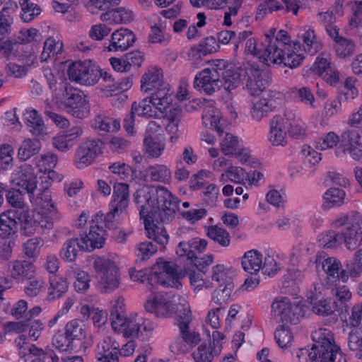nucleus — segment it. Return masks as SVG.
I'll return each instance as SVG.
<instances>
[{
    "label": "nucleus",
    "mask_w": 362,
    "mask_h": 362,
    "mask_svg": "<svg viewBox=\"0 0 362 362\" xmlns=\"http://www.w3.org/2000/svg\"><path fill=\"white\" fill-rule=\"evenodd\" d=\"M134 196L135 202L141 204V218H151L157 223H168L179 211L180 199L163 186L144 185Z\"/></svg>",
    "instance_id": "obj_1"
},
{
    "label": "nucleus",
    "mask_w": 362,
    "mask_h": 362,
    "mask_svg": "<svg viewBox=\"0 0 362 362\" xmlns=\"http://www.w3.org/2000/svg\"><path fill=\"white\" fill-rule=\"evenodd\" d=\"M106 230L99 229L97 226H91L88 233L80 234V238H69L59 252L60 257L66 262H74L79 252L93 251L104 246L107 239Z\"/></svg>",
    "instance_id": "obj_2"
},
{
    "label": "nucleus",
    "mask_w": 362,
    "mask_h": 362,
    "mask_svg": "<svg viewBox=\"0 0 362 362\" xmlns=\"http://www.w3.org/2000/svg\"><path fill=\"white\" fill-rule=\"evenodd\" d=\"M315 344L311 347V362H334L337 355L341 356L340 347L334 342L333 334L326 329L312 333Z\"/></svg>",
    "instance_id": "obj_3"
},
{
    "label": "nucleus",
    "mask_w": 362,
    "mask_h": 362,
    "mask_svg": "<svg viewBox=\"0 0 362 362\" xmlns=\"http://www.w3.org/2000/svg\"><path fill=\"white\" fill-rule=\"evenodd\" d=\"M361 137H317L315 141V148L321 151L336 146L335 154L342 157L347 153L351 157L359 160L362 159V143Z\"/></svg>",
    "instance_id": "obj_4"
},
{
    "label": "nucleus",
    "mask_w": 362,
    "mask_h": 362,
    "mask_svg": "<svg viewBox=\"0 0 362 362\" xmlns=\"http://www.w3.org/2000/svg\"><path fill=\"white\" fill-rule=\"evenodd\" d=\"M207 245L206 240L198 238H192L189 241H182L177 246L176 253L180 257H187L199 271L206 273L208 267L214 262V256L207 255L204 257H198L194 252L197 251L199 253L204 252Z\"/></svg>",
    "instance_id": "obj_5"
},
{
    "label": "nucleus",
    "mask_w": 362,
    "mask_h": 362,
    "mask_svg": "<svg viewBox=\"0 0 362 362\" xmlns=\"http://www.w3.org/2000/svg\"><path fill=\"white\" fill-rule=\"evenodd\" d=\"M211 279L218 283V288L213 293V300L218 305L227 303L235 286L233 283L234 272L232 269H226L223 264H217L212 268Z\"/></svg>",
    "instance_id": "obj_6"
},
{
    "label": "nucleus",
    "mask_w": 362,
    "mask_h": 362,
    "mask_svg": "<svg viewBox=\"0 0 362 362\" xmlns=\"http://www.w3.org/2000/svg\"><path fill=\"white\" fill-rule=\"evenodd\" d=\"M303 316V307L286 297L276 299L272 304V317L278 323L296 325Z\"/></svg>",
    "instance_id": "obj_7"
},
{
    "label": "nucleus",
    "mask_w": 362,
    "mask_h": 362,
    "mask_svg": "<svg viewBox=\"0 0 362 362\" xmlns=\"http://www.w3.org/2000/svg\"><path fill=\"white\" fill-rule=\"evenodd\" d=\"M98 274L99 288L103 293H111L119 286V269L115 263L106 257H98L94 262Z\"/></svg>",
    "instance_id": "obj_8"
},
{
    "label": "nucleus",
    "mask_w": 362,
    "mask_h": 362,
    "mask_svg": "<svg viewBox=\"0 0 362 362\" xmlns=\"http://www.w3.org/2000/svg\"><path fill=\"white\" fill-rule=\"evenodd\" d=\"M245 87L252 95H259L271 83L269 73L261 70L257 64L247 63L243 69Z\"/></svg>",
    "instance_id": "obj_9"
},
{
    "label": "nucleus",
    "mask_w": 362,
    "mask_h": 362,
    "mask_svg": "<svg viewBox=\"0 0 362 362\" xmlns=\"http://www.w3.org/2000/svg\"><path fill=\"white\" fill-rule=\"evenodd\" d=\"M205 69L218 80H222L223 88L228 93L237 88L240 84L242 73L235 71L227 61L215 60L211 67Z\"/></svg>",
    "instance_id": "obj_10"
},
{
    "label": "nucleus",
    "mask_w": 362,
    "mask_h": 362,
    "mask_svg": "<svg viewBox=\"0 0 362 362\" xmlns=\"http://www.w3.org/2000/svg\"><path fill=\"white\" fill-rule=\"evenodd\" d=\"M192 321V313L189 305L187 303L176 305L175 325L180 329V335L185 340L189 346H196L201 341L200 334L189 329Z\"/></svg>",
    "instance_id": "obj_11"
},
{
    "label": "nucleus",
    "mask_w": 362,
    "mask_h": 362,
    "mask_svg": "<svg viewBox=\"0 0 362 362\" xmlns=\"http://www.w3.org/2000/svg\"><path fill=\"white\" fill-rule=\"evenodd\" d=\"M284 48L276 45L275 43L268 45L267 48L263 51L262 54H259V58L269 65L272 64H281L291 69L298 66L304 59L300 54H296L292 51L288 52L286 56L284 55Z\"/></svg>",
    "instance_id": "obj_12"
},
{
    "label": "nucleus",
    "mask_w": 362,
    "mask_h": 362,
    "mask_svg": "<svg viewBox=\"0 0 362 362\" xmlns=\"http://www.w3.org/2000/svg\"><path fill=\"white\" fill-rule=\"evenodd\" d=\"M105 142L99 138H93L81 144L74 156L75 165L78 168H83L90 165L102 153Z\"/></svg>",
    "instance_id": "obj_13"
},
{
    "label": "nucleus",
    "mask_w": 362,
    "mask_h": 362,
    "mask_svg": "<svg viewBox=\"0 0 362 362\" xmlns=\"http://www.w3.org/2000/svg\"><path fill=\"white\" fill-rule=\"evenodd\" d=\"M162 272H155L148 276L147 287L149 289L153 288L152 281H156L165 287H173L179 289L182 286L180 281V276L176 268L169 262H157Z\"/></svg>",
    "instance_id": "obj_14"
},
{
    "label": "nucleus",
    "mask_w": 362,
    "mask_h": 362,
    "mask_svg": "<svg viewBox=\"0 0 362 362\" xmlns=\"http://www.w3.org/2000/svg\"><path fill=\"white\" fill-rule=\"evenodd\" d=\"M69 78L83 85L95 84L100 78V69L85 62H74L68 69Z\"/></svg>",
    "instance_id": "obj_15"
},
{
    "label": "nucleus",
    "mask_w": 362,
    "mask_h": 362,
    "mask_svg": "<svg viewBox=\"0 0 362 362\" xmlns=\"http://www.w3.org/2000/svg\"><path fill=\"white\" fill-rule=\"evenodd\" d=\"M13 185L19 187L27 192L30 199H34V192L37 189V176L30 165L21 166L12 175Z\"/></svg>",
    "instance_id": "obj_16"
},
{
    "label": "nucleus",
    "mask_w": 362,
    "mask_h": 362,
    "mask_svg": "<svg viewBox=\"0 0 362 362\" xmlns=\"http://www.w3.org/2000/svg\"><path fill=\"white\" fill-rule=\"evenodd\" d=\"M349 224L346 230L340 233L341 243H344L349 250H354L362 243V219L359 216L355 217Z\"/></svg>",
    "instance_id": "obj_17"
},
{
    "label": "nucleus",
    "mask_w": 362,
    "mask_h": 362,
    "mask_svg": "<svg viewBox=\"0 0 362 362\" xmlns=\"http://www.w3.org/2000/svg\"><path fill=\"white\" fill-rule=\"evenodd\" d=\"M122 329L124 337L139 338L144 332H151L153 325L151 321L135 315L128 317V320Z\"/></svg>",
    "instance_id": "obj_18"
},
{
    "label": "nucleus",
    "mask_w": 362,
    "mask_h": 362,
    "mask_svg": "<svg viewBox=\"0 0 362 362\" xmlns=\"http://www.w3.org/2000/svg\"><path fill=\"white\" fill-rule=\"evenodd\" d=\"M194 86L206 95H212L223 88V83L222 80H218L204 69L196 76Z\"/></svg>",
    "instance_id": "obj_19"
},
{
    "label": "nucleus",
    "mask_w": 362,
    "mask_h": 362,
    "mask_svg": "<svg viewBox=\"0 0 362 362\" xmlns=\"http://www.w3.org/2000/svg\"><path fill=\"white\" fill-rule=\"evenodd\" d=\"M18 224H20L19 233L24 236H31L39 229V223L34 219L33 212L28 208H20L16 210Z\"/></svg>",
    "instance_id": "obj_20"
},
{
    "label": "nucleus",
    "mask_w": 362,
    "mask_h": 362,
    "mask_svg": "<svg viewBox=\"0 0 362 362\" xmlns=\"http://www.w3.org/2000/svg\"><path fill=\"white\" fill-rule=\"evenodd\" d=\"M136 38L133 32L127 28H121L112 35L109 51H125L133 46Z\"/></svg>",
    "instance_id": "obj_21"
},
{
    "label": "nucleus",
    "mask_w": 362,
    "mask_h": 362,
    "mask_svg": "<svg viewBox=\"0 0 362 362\" xmlns=\"http://www.w3.org/2000/svg\"><path fill=\"white\" fill-rule=\"evenodd\" d=\"M11 276L18 281L31 279L35 274V267L33 261L16 260L8 264Z\"/></svg>",
    "instance_id": "obj_22"
},
{
    "label": "nucleus",
    "mask_w": 362,
    "mask_h": 362,
    "mask_svg": "<svg viewBox=\"0 0 362 362\" xmlns=\"http://www.w3.org/2000/svg\"><path fill=\"white\" fill-rule=\"evenodd\" d=\"M16 210H8L0 214V238L13 240L18 231Z\"/></svg>",
    "instance_id": "obj_23"
},
{
    "label": "nucleus",
    "mask_w": 362,
    "mask_h": 362,
    "mask_svg": "<svg viewBox=\"0 0 362 362\" xmlns=\"http://www.w3.org/2000/svg\"><path fill=\"white\" fill-rule=\"evenodd\" d=\"M332 293L336 299L333 302L334 310L339 313L341 319L347 317L349 306L346 301L350 300L351 293L346 286L332 288Z\"/></svg>",
    "instance_id": "obj_24"
},
{
    "label": "nucleus",
    "mask_w": 362,
    "mask_h": 362,
    "mask_svg": "<svg viewBox=\"0 0 362 362\" xmlns=\"http://www.w3.org/2000/svg\"><path fill=\"white\" fill-rule=\"evenodd\" d=\"M42 185L40 188H37L36 191L38 192L36 195L34 194V199H30L32 202H35L36 205L39 206L42 209L49 210L50 212L55 211V204L51 199V193L49 187L51 182L48 180H45V182L42 181Z\"/></svg>",
    "instance_id": "obj_25"
},
{
    "label": "nucleus",
    "mask_w": 362,
    "mask_h": 362,
    "mask_svg": "<svg viewBox=\"0 0 362 362\" xmlns=\"http://www.w3.org/2000/svg\"><path fill=\"white\" fill-rule=\"evenodd\" d=\"M61 89L63 90L64 97L59 98V101H64L66 106L71 108H78L85 103L83 93L78 89H75L68 83H62Z\"/></svg>",
    "instance_id": "obj_26"
},
{
    "label": "nucleus",
    "mask_w": 362,
    "mask_h": 362,
    "mask_svg": "<svg viewBox=\"0 0 362 362\" xmlns=\"http://www.w3.org/2000/svg\"><path fill=\"white\" fill-rule=\"evenodd\" d=\"M120 0H90L87 4L88 9L93 13L95 10L107 11L100 16L102 21H113V11L112 7L119 5Z\"/></svg>",
    "instance_id": "obj_27"
},
{
    "label": "nucleus",
    "mask_w": 362,
    "mask_h": 362,
    "mask_svg": "<svg viewBox=\"0 0 362 362\" xmlns=\"http://www.w3.org/2000/svg\"><path fill=\"white\" fill-rule=\"evenodd\" d=\"M112 197L110 204L117 206L115 211L127 210L129 201V185L126 183H115Z\"/></svg>",
    "instance_id": "obj_28"
},
{
    "label": "nucleus",
    "mask_w": 362,
    "mask_h": 362,
    "mask_svg": "<svg viewBox=\"0 0 362 362\" xmlns=\"http://www.w3.org/2000/svg\"><path fill=\"white\" fill-rule=\"evenodd\" d=\"M110 319L112 327L115 332L123 329L128 320L124 314V303L123 298H118L110 310Z\"/></svg>",
    "instance_id": "obj_29"
},
{
    "label": "nucleus",
    "mask_w": 362,
    "mask_h": 362,
    "mask_svg": "<svg viewBox=\"0 0 362 362\" xmlns=\"http://www.w3.org/2000/svg\"><path fill=\"white\" fill-rule=\"evenodd\" d=\"M42 147V143L37 137H28L25 139L18 149V158L25 161L32 156L37 154Z\"/></svg>",
    "instance_id": "obj_30"
},
{
    "label": "nucleus",
    "mask_w": 362,
    "mask_h": 362,
    "mask_svg": "<svg viewBox=\"0 0 362 362\" xmlns=\"http://www.w3.org/2000/svg\"><path fill=\"white\" fill-rule=\"evenodd\" d=\"M262 264V255L256 250L246 252L242 258L243 269L250 274L257 273L261 269Z\"/></svg>",
    "instance_id": "obj_31"
},
{
    "label": "nucleus",
    "mask_w": 362,
    "mask_h": 362,
    "mask_svg": "<svg viewBox=\"0 0 362 362\" xmlns=\"http://www.w3.org/2000/svg\"><path fill=\"white\" fill-rule=\"evenodd\" d=\"M144 221L145 230L146 231L147 237L153 239L158 244L164 245L168 243V235L165 230L160 228L155 224L151 218H143Z\"/></svg>",
    "instance_id": "obj_32"
},
{
    "label": "nucleus",
    "mask_w": 362,
    "mask_h": 362,
    "mask_svg": "<svg viewBox=\"0 0 362 362\" xmlns=\"http://www.w3.org/2000/svg\"><path fill=\"white\" fill-rule=\"evenodd\" d=\"M163 75L156 68L148 70L141 79V88L145 93L163 86Z\"/></svg>",
    "instance_id": "obj_33"
},
{
    "label": "nucleus",
    "mask_w": 362,
    "mask_h": 362,
    "mask_svg": "<svg viewBox=\"0 0 362 362\" xmlns=\"http://www.w3.org/2000/svg\"><path fill=\"white\" fill-rule=\"evenodd\" d=\"M92 127L105 132L116 133L120 129L121 125L119 119L99 115L93 121Z\"/></svg>",
    "instance_id": "obj_34"
},
{
    "label": "nucleus",
    "mask_w": 362,
    "mask_h": 362,
    "mask_svg": "<svg viewBox=\"0 0 362 362\" xmlns=\"http://www.w3.org/2000/svg\"><path fill=\"white\" fill-rule=\"evenodd\" d=\"M49 284L48 292V299L54 300L61 298L69 288V284L66 279L57 275H51L49 276Z\"/></svg>",
    "instance_id": "obj_35"
},
{
    "label": "nucleus",
    "mask_w": 362,
    "mask_h": 362,
    "mask_svg": "<svg viewBox=\"0 0 362 362\" xmlns=\"http://www.w3.org/2000/svg\"><path fill=\"white\" fill-rule=\"evenodd\" d=\"M144 146L145 154L150 158H157L163 154L165 144L160 137H145Z\"/></svg>",
    "instance_id": "obj_36"
},
{
    "label": "nucleus",
    "mask_w": 362,
    "mask_h": 362,
    "mask_svg": "<svg viewBox=\"0 0 362 362\" xmlns=\"http://www.w3.org/2000/svg\"><path fill=\"white\" fill-rule=\"evenodd\" d=\"M222 346L212 347L210 342L209 346L202 344L192 354L195 362H212L215 356L221 354Z\"/></svg>",
    "instance_id": "obj_37"
},
{
    "label": "nucleus",
    "mask_w": 362,
    "mask_h": 362,
    "mask_svg": "<svg viewBox=\"0 0 362 362\" xmlns=\"http://www.w3.org/2000/svg\"><path fill=\"white\" fill-rule=\"evenodd\" d=\"M345 192L343 189L332 187L326 191L323 196L325 200L322 208L328 210L332 207L339 206L344 202Z\"/></svg>",
    "instance_id": "obj_38"
},
{
    "label": "nucleus",
    "mask_w": 362,
    "mask_h": 362,
    "mask_svg": "<svg viewBox=\"0 0 362 362\" xmlns=\"http://www.w3.org/2000/svg\"><path fill=\"white\" fill-rule=\"evenodd\" d=\"M203 124L206 127L215 129L219 134L224 132L223 127L221 124V117L214 107H208L202 115Z\"/></svg>",
    "instance_id": "obj_39"
},
{
    "label": "nucleus",
    "mask_w": 362,
    "mask_h": 362,
    "mask_svg": "<svg viewBox=\"0 0 362 362\" xmlns=\"http://www.w3.org/2000/svg\"><path fill=\"white\" fill-rule=\"evenodd\" d=\"M221 150L226 156H240L244 151L238 137H224L220 142Z\"/></svg>",
    "instance_id": "obj_40"
},
{
    "label": "nucleus",
    "mask_w": 362,
    "mask_h": 362,
    "mask_svg": "<svg viewBox=\"0 0 362 362\" xmlns=\"http://www.w3.org/2000/svg\"><path fill=\"white\" fill-rule=\"evenodd\" d=\"M10 6L4 7L0 12V41L5 39L11 30L12 18L10 17V11L18 8L16 3H11Z\"/></svg>",
    "instance_id": "obj_41"
},
{
    "label": "nucleus",
    "mask_w": 362,
    "mask_h": 362,
    "mask_svg": "<svg viewBox=\"0 0 362 362\" xmlns=\"http://www.w3.org/2000/svg\"><path fill=\"white\" fill-rule=\"evenodd\" d=\"M112 337H107L104 341L98 346V353L97 358L102 362H119L117 351L110 349V342Z\"/></svg>",
    "instance_id": "obj_42"
},
{
    "label": "nucleus",
    "mask_w": 362,
    "mask_h": 362,
    "mask_svg": "<svg viewBox=\"0 0 362 362\" xmlns=\"http://www.w3.org/2000/svg\"><path fill=\"white\" fill-rule=\"evenodd\" d=\"M65 333L73 341L81 340L86 337V325L82 320H73L66 324Z\"/></svg>",
    "instance_id": "obj_43"
},
{
    "label": "nucleus",
    "mask_w": 362,
    "mask_h": 362,
    "mask_svg": "<svg viewBox=\"0 0 362 362\" xmlns=\"http://www.w3.org/2000/svg\"><path fill=\"white\" fill-rule=\"evenodd\" d=\"M131 109L138 116L147 117L157 116L156 110L153 106V100L150 97L143 99L139 103L134 102Z\"/></svg>",
    "instance_id": "obj_44"
},
{
    "label": "nucleus",
    "mask_w": 362,
    "mask_h": 362,
    "mask_svg": "<svg viewBox=\"0 0 362 362\" xmlns=\"http://www.w3.org/2000/svg\"><path fill=\"white\" fill-rule=\"evenodd\" d=\"M291 121L281 115L274 116L270 123V134L273 136H286L289 132Z\"/></svg>",
    "instance_id": "obj_45"
},
{
    "label": "nucleus",
    "mask_w": 362,
    "mask_h": 362,
    "mask_svg": "<svg viewBox=\"0 0 362 362\" xmlns=\"http://www.w3.org/2000/svg\"><path fill=\"white\" fill-rule=\"evenodd\" d=\"M158 247L152 242L145 241L136 245L135 253L137 257L136 264L141 263L150 259L156 253Z\"/></svg>",
    "instance_id": "obj_46"
},
{
    "label": "nucleus",
    "mask_w": 362,
    "mask_h": 362,
    "mask_svg": "<svg viewBox=\"0 0 362 362\" xmlns=\"http://www.w3.org/2000/svg\"><path fill=\"white\" fill-rule=\"evenodd\" d=\"M27 115L28 126L31 127L32 134L37 136H43L47 134L44 121L35 110L28 112Z\"/></svg>",
    "instance_id": "obj_47"
},
{
    "label": "nucleus",
    "mask_w": 362,
    "mask_h": 362,
    "mask_svg": "<svg viewBox=\"0 0 362 362\" xmlns=\"http://www.w3.org/2000/svg\"><path fill=\"white\" fill-rule=\"evenodd\" d=\"M147 173L152 181L167 182L171 177L170 170L165 165H151Z\"/></svg>",
    "instance_id": "obj_48"
},
{
    "label": "nucleus",
    "mask_w": 362,
    "mask_h": 362,
    "mask_svg": "<svg viewBox=\"0 0 362 362\" xmlns=\"http://www.w3.org/2000/svg\"><path fill=\"white\" fill-rule=\"evenodd\" d=\"M305 168H311L316 165L322 160L321 153L317 152L310 146L303 145L300 151Z\"/></svg>",
    "instance_id": "obj_49"
},
{
    "label": "nucleus",
    "mask_w": 362,
    "mask_h": 362,
    "mask_svg": "<svg viewBox=\"0 0 362 362\" xmlns=\"http://www.w3.org/2000/svg\"><path fill=\"white\" fill-rule=\"evenodd\" d=\"M322 269L328 275V278L334 279V281L340 280L339 274L341 269V262L334 257H328L322 262Z\"/></svg>",
    "instance_id": "obj_50"
},
{
    "label": "nucleus",
    "mask_w": 362,
    "mask_h": 362,
    "mask_svg": "<svg viewBox=\"0 0 362 362\" xmlns=\"http://www.w3.org/2000/svg\"><path fill=\"white\" fill-rule=\"evenodd\" d=\"M207 235L214 242L218 243L222 247H228L230 245V235L227 230L217 226H211L208 229Z\"/></svg>",
    "instance_id": "obj_51"
},
{
    "label": "nucleus",
    "mask_w": 362,
    "mask_h": 362,
    "mask_svg": "<svg viewBox=\"0 0 362 362\" xmlns=\"http://www.w3.org/2000/svg\"><path fill=\"white\" fill-rule=\"evenodd\" d=\"M342 236L340 233L334 230H329L325 233H322L318 237L320 245L324 248H332L337 245H341Z\"/></svg>",
    "instance_id": "obj_52"
},
{
    "label": "nucleus",
    "mask_w": 362,
    "mask_h": 362,
    "mask_svg": "<svg viewBox=\"0 0 362 362\" xmlns=\"http://www.w3.org/2000/svg\"><path fill=\"white\" fill-rule=\"evenodd\" d=\"M20 5L22 10L21 17L24 22L31 21L41 12L40 8L30 0H20Z\"/></svg>",
    "instance_id": "obj_53"
},
{
    "label": "nucleus",
    "mask_w": 362,
    "mask_h": 362,
    "mask_svg": "<svg viewBox=\"0 0 362 362\" xmlns=\"http://www.w3.org/2000/svg\"><path fill=\"white\" fill-rule=\"evenodd\" d=\"M315 296L312 294L308 298V301L310 303L312 310L314 313L320 315H329L333 313V310L327 300H320L315 302Z\"/></svg>",
    "instance_id": "obj_54"
},
{
    "label": "nucleus",
    "mask_w": 362,
    "mask_h": 362,
    "mask_svg": "<svg viewBox=\"0 0 362 362\" xmlns=\"http://www.w3.org/2000/svg\"><path fill=\"white\" fill-rule=\"evenodd\" d=\"M362 272V266L358 262H350L344 267H341L339 278L343 282H346L349 277H358Z\"/></svg>",
    "instance_id": "obj_55"
},
{
    "label": "nucleus",
    "mask_w": 362,
    "mask_h": 362,
    "mask_svg": "<svg viewBox=\"0 0 362 362\" xmlns=\"http://www.w3.org/2000/svg\"><path fill=\"white\" fill-rule=\"evenodd\" d=\"M335 49L337 56L341 58H345L354 54L355 44L353 40L342 37L337 41Z\"/></svg>",
    "instance_id": "obj_56"
},
{
    "label": "nucleus",
    "mask_w": 362,
    "mask_h": 362,
    "mask_svg": "<svg viewBox=\"0 0 362 362\" xmlns=\"http://www.w3.org/2000/svg\"><path fill=\"white\" fill-rule=\"evenodd\" d=\"M42 246V240L40 238L29 239L24 244L25 255L35 262L39 255L40 247Z\"/></svg>",
    "instance_id": "obj_57"
},
{
    "label": "nucleus",
    "mask_w": 362,
    "mask_h": 362,
    "mask_svg": "<svg viewBox=\"0 0 362 362\" xmlns=\"http://www.w3.org/2000/svg\"><path fill=\"white\" fill-rule=\"evenodd\" d=\"M52 344L60 351L70 352L74 350V341L66 334H59L52 339Z\"/></svg>",
    "instance_id": "obj_58"
},
{
    "label": "nucleus",
    "mask_w": 362,
    "mask_h": 362,
    "mask_svg": "<svg viewBox=\"0 0 362 362\" xmlns=\"http://www.w3.org/2000/svg\"><path fill=\"white\" fill-rule=\"evenodd\" d=\"M52 145L58 151L65 153L77 144L76 137H52Z\"/></svg>",
    "instance_id": "obj_59"
},
{
    "label": "nucleus",
    "mask_w": 362,
    "mask_h": 362,
    "mask_svg": "<svg viewBox=\"0 0 362 362\" xmlns=\"http://www.w3.org/2000/svg\"><path fill=\"white\" fill-rule=\"evenodd\" d=\"M272 110L271 106L267 99H260L254 104L251 114L254 119L261 120Z\"/></svg>",
    "instance_id": "obj_60"
},
{
    "label": "nucleus",
    "mask_w": 362,
    "mask_h": 362,
    "mask_svg": "<svg viewBox=\"0 0 362 362\" xmlns=\"http://www.w3.org/2000/svg\"><path fill=\"white\" fill-rule=\"evenodd\" d=\"M274 332V337L279 346L281 349L288 347L291 342L292 336L288 330V326L281 325Z\"/></svg>",
    "instance_id": "obj_61"
},
{
    "label": "nucleus",
    "mask_w": 362,
    "mask_h": 362,
    "mask_svg": "<svg viewBox=\"0 0 362 362\" xmlns=\"http://www.w3.org/2000/svg\"><path fill=\"white\" fill-rule=\"evenodd\" d=\"M76 279L74 288L78 292H83L89 287L90 276L86 272L77 270L74 272Z\"/></svg>",
    "instance_id": "obj_62"
},
{
    "label": "nucleus",
    "mask_w": 362,
    "mask_h": 362,
    "mask_svg": "<svg viewBox=\"0 0 362 362\" xmlns=\"http://www.w3.org/2000/svg\"><path fill=\"white\" fill-rule=\"evenodd\" d=\"M6 199L8 203L13 207L11 210L19 209L20 208H28L23 202L22 192L20 189H13L7 192Z\"/></svg>",
    "instance_id": "obj_63"
},
{
    "label": "nucleus",
    "mask_w": 362,
    "mask_h": 362,
    "mask_svg": "<svg viewBox=\"0 0 362 362\" xmlns=\"http://www.w3.org/2000/svg\"><path fill=\"white\" fill-rule=\"evenodd\" d=\"M341 320H344L350 327H358L362 321V304L357 303L352 307L349 320L346 317Z\"/></svg>",
    "instance_id": "obj_64"
}]
</instances>
